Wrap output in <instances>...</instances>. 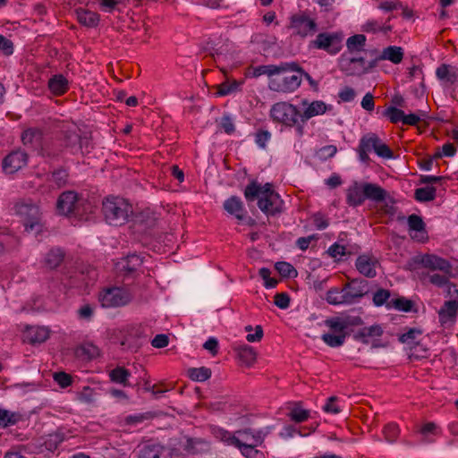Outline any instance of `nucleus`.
Listing matches in <instances>:
<instances>
[{"mask_svg": "<svg viewBox=\"0 0 458 458\" xmlns=\"http://www.w3.org/2000/svg\"><path fill=\"white\" fill-rule=\"evenodd\" d=\"M244 197L249 202L258 199L259 208L267 216H275L283 210V200L271 183L261 185L252 181L246 186Z\"/></svg>", "mask_w": 458, "mask_h": 458, "instance_id": "f257e3e1", "label": "nucleus"}, {"mask_svg": "<svg viewBox=\"0 0 458 458\" xmlns=\"http://www.w3.org/2000/svg\"><path fill=\"white\" fill-rule=\"evenodd\" d=\"M387 192L381 186L370 182H353L346 189V203L350 207L361 206L366 199L382 202L386 199Z\"/></svg>", "mask_w": 458, "mask_h": 458, "instance_id": "f03ea898", "label": "nucleus"}, {"mask_svg": "<svg viewBox=\"0 0 458 458\" xmlns=\"http://www.w3.org/2000/svg\"><path fill=\"white\" fill-rule=\"evenodd\" d=\"M102 211L109 225L120 226L128 221L132 214V207L124 199L108 197L103 201Z\"/></svg>", "mask_w": 458, "mask_h": 458, "instance_id": "7ed1b4c3", "label": "nucleus"}, {"mask_svg": "<svg viewBox=\"0 0 458 458\" xmlns=\"http://www.w3.org/2000/svg\"><path fill=\"white\" fill-rule=\"evenodd\" d=\"M372 150L382 158L389 159L394 157L392 149L376 133H367L360 140L357 148L360 160L368 164L370 161L369 153Z\"/></svg>", "mask_w": 458, "mask_h": 458, "instance_id": "20e7f679", "label": "nucleus"}, {"mask_svg": "<svg viewBox=\"0 0 458 458\" xmlns=\"http://www.w3.org/2000/svg\"><path fill=\"white\" fill-rule=\"evenodd\" d=\"M14 212L23 219L27 232H38L41 229V213L39 208L31 200L21 199L14 205Z\"/></svg>", "mask_w": 458, "mask_h": 458, "instance_id": "39448f33", "label": "nucleus"}, {"mask_svg": "<svg viewBox=\"0 0 458 458\" xmlns=\"http://www.w3.org/2000/svg\"><path fill=\"white\" fill-rule=\"evenodd\" d=\"M301 113L293 105L287 102H278L272 106L270 117L276 123L287 127H293L297 124Z\"/></svg>", "mask_w": 458, "mask_h": 458, "instance_id": "423d86ee", "label": "nucleus"}, {"mask_svg": "<svg viewBox=\"0 0 458 458\" xmlns=\"http://www.w3.org/2000/svg\"><path fill=\"white\" fill-rule=\"evenodd\" d=\"M411 266L421 267L431 271L451 274L452 266L448 260L435 254H420L411 259Z\"/></svg>", "mask_w": 458, "mask_h": 458, "instance_id": "0eeeda50", "label": "nucleus"}, {"mask_svg": "<svg viewBox=\"0 0 458 458\" xmlns=\"http://www.w3.org/2000/svg\"><path fill=\"white\" fill-rule=\"evenodd\" d=\"M131 300L132 295L130 291L123 287L107 288L99 294V301L106 308L124 306Z\"/></svg>", "mask_w": 458, "mask_h": 458, "instance_id": "6e6552de", "label": "nucleus"}, {"mask_svg": "<svg viewBox=\"0 0 458 458\" xmlns=\"http://www.w3.org/2000/svg\"><path fill=\"white\" fill-rule=\"evenodd\" d=\"M289 28L293 30V34L304 38L317 32L318 24L307 12H300L291 16Z\"/></svg>", "mask_w": 458, "mask_h": 458, "instance_id": "1a4fd4ad", "label": "nucleus"}, {"mask_svg": "<svg viewBox=\"0 0 458 458\" xmlns=\"http://www.w3.org/2000/svg\"><path fill=\"white\" fill-rule=\"evenodd\" d=\"M344 35L339 32H322L317 35L310 45L318 49L327 51L329 55H336L343 47Z\"/></svg>", "mask_w": 458, "mask_h": 458, "instance_id": "9d476101", "label": "nucleus"}, {"mask_svg": "<svg viewBox=\"0 0 458 458\" xmlns=\"http://www.w3.org/2000/svg\"><path fill=\"white\" fill-rule=\"evenodd\" d=\"M382 60L383 59H379V55H377L366 66L365 60L362 57L343 58L340 67L341 70L345 72L348 75L362 74L376 67L378 62Z\"/></svg>", "mask_w": 458, "mask_h": 458, "instance_id": "9b49d317", "label": "nucleus"}, {"mask_svg": "<svg viewBox=\"0 0 458 458\" xmlns=\"http://www.w3.org/2000/svg\"><path fill=\"white\" fill-rule=\"evenodd\" d=\"M284 73L283 77L272 78L269 80L268 88L276 92L292 93L295 91L301 83V77L297 74Z\"/></svg>", "mask_w": 458, "mask_h": 458, "instance_id": "f8f14e48", "label": "nucleus"}, {"mask_svg": "<svg viewBox=\"0 0 458 458\" xmlns=\"http://www.w3.org/2000/svg\"><path fill=\"white\" fill-rule=\"evenodd\" d=\"M139 458H173L170 448L154 440H148L139 445Z\"/></svg>", "mask_w": 458, "mask_h": 458, "instance_id": "ddd939ff", "label": "nucleus"}, {"mask_svg": "<svg viewBox=\"0 0 458 458\" xmlns=\"http://www.w3.org/2000/svg\"><path fill=\"white\" fill-rule=\"evenodd\" d=\"M28 154L21 149L9 153L2 162L3 170L6 174H13L27 165Z\"/></svg>", "mask_w": 458, "mask_h": 458, "instance_id": "4468645a", "label": "nucleus"}, {"mask_svg": "<svg viewBox=\"0 0 458 458\" xmlns=\"http://www.w3.org/2000/svg\"><path fill=\"white\" fill-rule=\"evenodd\" d=\"M296 63H280L279 64H268V65H259L251 68L250 74L253 78H258L261 75H267L271 77L276 74H281L288 72L289 69H296Z\"/></svg>", "mask_w": 458, "mask_h": 458, "instance_id": "2eb2a0df", "label": "nucleus"}, {"mask_svg": "<svg viewBox=\"0 0 458 458\" xmlns=\"http://www.w3.org/2000/svg\"><path fill=\"white\" fill-rule=\"evenodd\" d=\"M79 201L80 198L77 192L66 191L59 196L56 208L60 214L68 216L77 209Z\"/></svg>", "mask_w": 458, "mask_h": 458, "instance_id": "dca6fc26", "label": "nucleus"}, {"mask_svg": "<svg viewBox=\"0 0 458 458\" xmlns=\"http://www.w3.org/2000/svg\"><path fill=\"white\" fill-rule=\"evenodd\" d=\"M379 265L378 259L372 254L360 255L355 262L357 270L366 277L373 278L377 276V267Z\"/></svg>", "mask_w": 458, "mask_h": 458, "instance_id": "f3484780", "label": "nucleus"}, {"mask_svg": "<svg viewBox=\"0 0 458 458\" xmlns=\"http://www.w3.org/2000/svg\"><path fill=\"white\" fill-rule=\"evenodd\" d=\"M367 286L368 282L366 280H353L350 284H345L343 288L347 303H352L357 299L364 296L367 293Z\"/></svg>", "mask_w": 458, "mask_h": 458, "instance_id": "a211bd4d", "label": "nucleus"}, {"mask_svg": "<svg viewBox=\"0 0 458 458\" xmlns=\"http://www.w3.org/2000/svg\"><path fill=\"white\" fill-rule=\"evenodd\" d=\"M458 312V300L445 301L438 311L439 322L441 325H451L454 322Z\"/></svg>", "mask_w": 458, "mask_h": 458, "instance_id": "6ab92c4d", "label": "nucleus"}, {"mask_svg": "<svg viewBox=\"0 0 458 458\" xmlns=\"http://www.w3.org/2000/svg\"><path fill=\"white\" fill-rule=\"evenodd\" d=\"M50 330L47 327L30 326L24 332L25 338L30 344H41L49 337Z\"/></svg>", "mask_w": 458, "mask_h": 458, "instance_id": "aec40b11", "label": "nucleus"}, {"mask_svg": "<svg viewBox=\"0 0 458 458\" xmlns=\"http://www.w3.org/2000/svg\"><path fill=\"white\" fill-rule=\"evenodd\" d=\"M408 226L410 231H415L416 234L411 235L412 239H416L419 242H423L428 238L426 225L421 216L412 214L408 216L407 219Z\"/></svg>", "mask_w": 458, "mask_h": 458, "instance_id": "412c9836", "label": "nucleus"}, {"mask_svg": "<svg viewBox=\"0 0 458 458\" xmlns=\"http://www.w3.org/2000/svg\"><path fill=\"white\" fill-rule=\"evenodd\" d=\"M224 209L230 215L233 216L237 220L243 221L246 213L242 199L237 196H232L223 204Z\"/></svg>", "mask_w": 458, "mask_h": 458, "instance_id": "4be33fe9", "label": "nucleus"}, {"mask_svg": "<svg viewBox=\"0 0 458 458\" xmlns=\"http://www.w3.org/2000/svg\"><path fill=\"white\" fill-rule=\"evenodd\" d=\"M64 257L65 252L64 250L59 247H53L46 254L44 265L49 269H55L63 263Z\"/></svg>", "mask_w": 458, "mask_h": 458, "instance_id": "5701e85b", "label": "nucleus"}, {"mask_svg": "<svg viewBox=\"0 0 458 458\" xmlns=\"http://www.w3.org/2000/svg\"><path fill=\"white\" fill-rule=\"evenodd\" d=\"M392 18L393 16L389 15L385 23L376 19L369 20L362 25V31L374 34L382 32L386 35L392 30V26L386 24L391 21Z\"/></svg>", "mask_w": 458, "mask_h": 458, "instance_id": "b1692460", "label": "nucleus"}, {"mask_svg": "<svg viewBox=\"0 0 458 458\" xmlns=\"http://www.w3.org/2000/svg\"><path fill=\"white\" fill-rule=\"evenodd\" d=\"M143 263L142 259L137 254L128 255L121 263V271L124 276H133Z\"/></svg>", "mask_w": 458, "mask_h": 458, "instance_id": "393cba45", "label": "nucleus"}, {"mask_svg": "<svg viewBox=\"0 0 458 458\" xmlns=\"http://www.w3.org/2000/svg\"><path fill=\"white\" fill-rule=\"evenodd\" d=\"M49 90L55 96H62L69 89L68 80L62 74L52 76L47 83Z\"/></svg>", "mask_w": 458, "mask_h": 458, "instance_id": "a878e982", "label": "nucleus"}, {"mask_svg": "<svg viewBox=\"0 0 458 458\" xmlns=\"http://www.w3.org/2000/svg\"><path fill=\"white\" fill-rule=\"evenodd\" d=\"M327 106L325 102L317 100L311 102L309 106L300 115L301 122L305 123L309 119L313 116L323 114L327 112Z\"/></svg>", "mask_w": 458, "mask_h": 458, "instance_id": "bb28decb", "label": "nucleus"}, {"mask_svg": "<svg viewBox=\"0 0 458 458\" xmlns=\"http://www.w3.org/2000/svg\"><path fill=\"white\" fill-rule=\"evenodd\" d=\"M436 75L439 80L445 81L451 84L458 81V69L445 64L437 68Z\"/></svg>", "mask_w": 458, "mask_h": 458, "instance_id": "cd10ccee", "label": "nucleus"}, {"mask_svg": "<svg viewBox=\"0 0 458 458\" xmlns=\"http://www.w3.org/2000/svg\"><path fill=\"white\" fill-rule=\"evenodd\" d=\"M234 351L236 352L237 357L241 362L247 367L251 366L257 359V353L253 347L247 344L240 345L234 348Z\"/></svg>", "mask_w": 458, "mask_h": 458, "instance_id": "c85d7f7f", "label": "nucleus"}, {"mask_svg": "<svg viewBox=\"0 0 458 458\" xmlns=\"http://www.w3.org/2000/svg\"><path fill=\"white\" fill-rule=\"evenodd\" d=\"M403 58V50L401 47L390 46L383 49L379 59L389 60L394 64H400Z\"/></svg>", "mask_w": 458, "mask_h": 458, "instance_id": "c756f323", "label": "nucleus"}, {"mask_svg": "<svg viewBox=\"0 0 458 458\" xmlns=\"http://www.w3.org/2000/svg\"><path fill=\"white\" fill-rule=\"evenodd\" d=\"M236 433L239 435V439L243 441V445H261L264 441V435L261 431L253 432L248 428Z\"/></svg>", "mask_w": 458, "mask_h": 458, "instance_id": "7c9ffc66", "label": "nucleus"}, {"mask_svg": "<svg viewBox=\"0 0 458 458\" xmlns=\"http://www.w3.org/2000/svg\"><path fill=\"white\" fill-rule=\"evenodd\" d=\"M77 18L81 24L90 28L98 26L99 22V15L87 9L78 10Z\"/></svg>", "mask_w": 458, "mask_h": 458, "instance_id": "2f4dec72", "label": "nucleus"}, {"mask_svg": "<svg viewBox=\"0 0 458 458\" xmlns=\"http://www.w3.org/2000/svg\"><path fill=\"white\" fill-rule=\"evenodd\" d=\"M354 252L353 247L337 242L331 245L327 250L328 255L336 260H342L344 257L351 256Z\"/></svg>", "mask_w": 458, "mask_h": 458, "instance_id": "473e14b6", "label": "nucleus"}, {"mask_svg": "<svg viewBox=\"0 0 458 458\" xmlns=\"http://www.w3.org/2000/svg\"><path fill=\"white\" fill-rule=\"evenodd\" d=\"M80 142V134L75 131H66L64 134V147L70 150L72 154H77L80 151L78 143Z\"/></svg>", "mask_w": 458, "mask_h": 458, "instance_id": "72a5a7b5", "label": "nucleus"}, {"mask_svg": "<svg viewBox=\"0 0 458 458\" xmlns=\"http://www.w3.org/2000/svg\"><path fill=\"white\" fill-rule=\"evenodd\" d=\"M383 334V329L378 325H373L369 327L360 329L355 335L354 339L361 341L364 344L369 343V337L380 336Z\"/></svg>", "mask_w": 458, "mask_h": 458, "instance_id": "f704fd0d", "label": "nucleus"}, {"mask_svg": "<svg viewBox=\"0 0 458 458\" xmlns=\"http://www.w3.org/2000/svg\"><path fill=\"white\" fill-rule=\"evenodd\" d=\"M211 432L216 439L225 443L228 445L235 446L236 444H240L239 437H235L234 435L222 428L213 427L211 428Z\"/></svg>", "mask_w": 458, "mask_h": 458, "instance_id": "c9c22d12", "label": "nucleus"}, {"mask_svg": "<svg viewBox=\"0 0 458 458\" xmlns=\"http://www.w3.org/2000/svg\"><path fill=\"white\" fill-rule=\"evenodd\" d=\"M22 420L21 414L19 412L10 411L8 410L0 409V427L7 428L17 424Z\"/></svg>", "mask_w": 458, "mask_h": 458, "instance_id": "e433bc0d", "label": "nucleus"}, {"mask_svg": "<svg viewBox=\"0 0 458 458\" xmlns=\"http://www.w3.org/2000/svg\"><path fill=\"white\" fill-rule=\"evenodd\" d=\"M131 376L130 371L123 367H116L109 372L111 381L121 384L124 386H129L128 378Z\"/></svg>", "mask_w": 458, "mask_h": 458, "instance_id": "4c0bfd02", "label": "nucleus"}, {"mask_svg": "<svg viewBox=\"0 0 458 458\" xmlns=\"http://www.w3.org/2000/svg\"><path fill=\"white\" fill-rule=\"evenodd\" d=\"M79 356L84 357L88 360H92L100 355L99 348L92 343H84L77 348L76 351Z\"/></svg>", "mask_w": 458, "mask_h": 458, "instance_id": "58836bf2", "label": "nucleus"}, {"mask_svg": "<svg viewBox=\"0 0 458 458\" xmlns=\"http://www.w3.org/2000/svg\"><path fill=\"white\" fill-rule=\"evenodd\" d=\"M68 177H69V174H68L67 170L60 167V168L54 170L51 173V174L47 180L50 182L55 183V185L57 188H63V187L66 186V184L68 182Z\"/></svg>", "mask_w": 458, "mask_h": 458, "instance_id": "ea45409f", "label": "nucleus"}, {"mask_svg": "<svg viewBox=\"0 0 458 458\" xmlns=\"http://www.w3.org/2000/svg\"><path fill=\"white\" fill-rule=\"evenodd\" d=\"M211 369L207 367L191 368L187 371L188 377L193 381L204 382L211 377Z\"/></svg>", "mask_w": 458, "mask_h": 458, "instance_id": "a19ab883", "label": "nucleus"}, {"mask_svg": "<svg viewBox=\"0 0 458 458\" xmlns=\"http://www.w3.org/2000/svg\"><path fill=\"white\" fill-rule=\"evenodd\" d=\"M436 188L433 186H426L415 190L414 198L420 202H428L434 200L436 198Z\"/></svg>", "mask_w": 458, "mask_h": 458, "instance_id": "79ce46f5", "label": "nucleus"}, {"mask_svg": "<svg viewBox=\"0 0 458 458\" xmlns=\"http://www.w3.org/2000/svg\"><path fill=\"white\" fill-rule=\"evenodd\" d=\"M326 300L329 304H332V305H339V304L347 303V300L345 298L344 288H342V289H339L336 287L331 288L327 293Z\"/></svg>", "mask_w": 458, "mask_h": 458, "instance_id": "37998d69", "label": "nucleus"}, {"mask_svg": "<svg viewBox=\"0 0 458 458\" xmlns=\"http://www.w3.org/2000/svg\"><path fill=\"white\" fill-rule=\"evenodd\" d=\"M259 445H243V441L240 440V444H236L235 447L240 449L242 455L246 458H265L264 454L256 449Z\"/></svg>", "mask_w": 458, "mask_h": 458, "instance_id": "c03bdc74", "label": "nucleus"}, {"mask_svg": "<svg viewBox=\"0 0 458 458\" xmlns=\"http://www.w3.org/2000/svg\"><path fill=\"white\" fill-rule=\"evenodd\" d=\"M242 82L238 81H226L217 85V94L219 96H227L240 90Z\"/></svg>", "mask_w": 458, "mask_h": 458, "instance_id": "a18cd8bd", "label": "nucleus"}, {"mask_svg": "<svg viewBox=\"0 0 458 458\" xmlns=\"http://www.w3.org/2000/svg\"><path fill=\"white\" fill-rule=\"evenodd\" d=\"M64 440V434L57 431L47 436L44 445L49 451H55L58 448L59 445Z\"/></svg>", "mask_w": 458, "mask_h": 458, "instance_id": "49530a36", "label": "nucleus"}, {"mask_svg": "<svg viewBox=\"0 0 458 458\" xmlns=\"http://www.w3.org/2000/svg\"><path fill=\"white\" fill-rule=\"evenodd\" d=\"M346 335L347 334L327 333L322 335L321 339L330 347H339L344 344Z\"/></svg>", "mask_w": 458, "mask_h": 458, "instance_id": "de8ad7c7", "label": "nucleus"}, {"mask_svg": "<svg viewBox=\"0 0 458 458\" xmlns=\"http://www.w3.org/2000/svg\"><path fill=\"white\" fill-rule=\"evenodd\" d=\"M366 37L363 34H357L347 39L346 46L350 52L360 51L363 48Z\"/></svg>", "mask_w": 458, "mask_h": 458, "instance_id": "09e8293b", "label": "nucleus"}, {"mask_svg": "<svg viewBox=\"0 0 458 458\" xmlns=\"http://www.w3.org/2000/svg\"><path fill=\"white\" fill-rule=\"evenodd\" d=\"M325 325L335 334H347L342 317H334L325 320Z\"/></svg>", "mask_w": 458, "mask_h": 458, "instance_id": "8fccbe9b", "label": "nucleus"}, {"mask_svg": "<svg viewBox=\"0 0 458 458\" xmlns=\"http://www.w3.org/2000/svg\"><path fill=\"white\" fill-rule=\"evenodd\" d=\"M275 268L284 277H295L297 276V270L288 262H277Z\"/></svg>", "mask_w": 458, "mask_h": 458, "instance_id": "3c124183", "label": "nucleus"}, {"mask_svg": "<svg viewBox=\"0 0 458 458\" xmlns=\"http://www.w3.org/2000/svg\"><path fill=\"white\" fill-rule=\"evenodd\" d=\"M422 332L416 328H411L399 336V341L403 344L412 345L418 344L417 339Z\"/></svg>", "mask_w": 458, "mask_h": 458, "instance_id": "603ef678", "label": "nucleus"}, {"mask_svg": "<svg viewBox=\"0 0 458 458\" xmlns=\"http://www.w3.org/2000/svg\"><path fill=\"white\" fill-rule=\"evenodd\" d=\"M384 115L387 117L391 123H397L403 122L404 112L395 106H389L385 110Z\"/></svg>", "mask_w": 458, "mask_h": 458, "instance_id": "864d4df0", "label": "nucleus"}, {"mask_svg": "<svg viewBox=\"0 0 458 458\" xmlns=\"http://www.w3.org/2000/svg\"><path fill=\"white\" fill-rule=\"evenodd\" d=\"M289 417L294 422H303L309 419L310 411L300 407H294L290 411Z\"/></svg>", "mask_w": 458, "mask_h": 458, "instance_id": "5fc2aeb1", "label": "nucleus"}, {"mask_svg": "<svg viewBox=\"0 0 458 458\" xmlns=\"http://www.w3.org/2000/svg\"><path fill=\"white\" fill-rule=\"evenodd\" d=\"M41 136L40 131L35 128L25 130L21 134V141L23 145H31L35 139H39Z\"/></svg>", "mask_w": 458, "mask_h": 458, "instance_id": "6e6d98bb", "label": "nucleus"}, {"mask_svg": "<svg viewBox=\"0 0 458 458\" xmlns=\"http://www.w3.org/2000/svg\"><path fill=\"white\" fill-rule=\"evenodd\" d=\"M259 275L264 280V284L267 288H275L277 285V279L270 277L271 271L269 268L261 267L259 271Z\"/></svg>", "mask_w": 458, "mask_h": 458, "instance_id": "4d7b16f0", "label": "nucleus"}, {"mask_svg": "<svg viewBox=\"0 0 458 458\" xmlns=\"http://www.w3.org/2000/svg\"><path fill=\"white\" fill-rule=\"evenodd\" d=\"M384 436L386 439L393 443L396 440L399 436V428L398 426L394 423H389L384 428Z\"/></svg>", "mask_w": 458, "mask_h": 458, "instance_id": "13d9d810", "label": "nucleus"}, {"mask_svg": "<svg viewBox=\"0 0 458 458\" xmlns=\"http://www.w3.org/2000/svg\"><path fill=\"white\" fill-rule=\"evenodd\" d=\"M54 380L62 387L65 388L72 385V377L70 374L66 372H55L53 376Z\"/></svg>", "mask_w": 458, "mask_h": 458, "instance_id": "bf43d9fd", "label": "nucleus"}, {"mask_svg": "<svg viewBox=\"0 0 458 458\" xmlns=\"http://www.w3.org/2000/svg\"><path fill=\"white\" fill-rule=\"evenodd\" d=\"M449 275L450 274H445V273H442V274L435 273L433 275H428V279L432 284L438 286V287H442L448 283Z\"/></svg>", "mask_w": 458, "mask_h": 458, "instance_id": "052dcab7", "label": "nucleus"}, {"mask_svg": "<svg viewBox=\"0 0 458 458\" xmlns=\"http://www.w3.org/2000/svg\"><path fill=\"white\" fill-rule=\"evenodd\" d=\"M390 298V292L386 289L377 290L373 295V302L376 306H382Z\"/></svg>", "mask_w": 458, "mask_h": 458, "instance_id": "680f3d73", "label": "nucleus"}, {"mask_svg": "<svg viewBox=\"0 0 458 458\" xmlns=\"http://www.w3.org/2000/svg\"><path fill=\"white\" fill-rule=\"evenodd\" d=\"M78 147H80V151L82 155L88 154L93 148V145L91 142V138L88 135H81L80 134V142L78 143Z\"/></svg>", "mask_w": 458, "mask_h": 458, "instance_id": "e2e57ef3", "label": "nucleus"}, {"mask_svg": "<svg viewBox=\"0 0 458 458\" xmlns=\"http://www.w3.org/2000/svg\"><path fill=\"white\" fill-rule=\"evenodd\" d=\"M393 305L398 310L409 312L411 310L413 302L410 300L401 297V298L395 299L393 302Z\"/></svg>", "mask_w": 458, "mask_h": 458, "instance_id": "0e129e2a", "label": "nucleus"}, {"mask_svg": "<svg viewBox=\"0 0 458 458\" xmlns=\"http://www.w3.org/2000/svg\"><path fill=\"white\" fill-rule=\"evenodd\" d=\"M271 133L267 130H259L255 134V142L262 148H266L267 142L270 140Z\"/></svg>", "mask_w": 458, "mask_h": 458, "instance_id": "69168bd1", "label": "nucleus"}, {"mask_svg": "<svg viewBox=\"0 0 458 458\" xmlns=\"http://www.w3.org/2000/svg\"><path fill=\"white\" fill-rule=\"evenodd\" d=\"M336 396L329 397L326 404L323 406V411L327 413L338 414L341 411V409L336 404Z\"/></svg>", "mask_w": 458, "mask_h": 458, "instance_id": "338daca9", "label": "nucleus"}, {"mask_svg": "<svg viewBox=\"0 0 458 458\" xmlns=\"http://www.w3.org/2000/svg\"><path fill=\"white\" fill-rule=\"evenodd\" d=\"M274 303L280 309H287L290 305V297L286 293H276L274 297Z\"/></svg>", "mask_w": 458, "mask_h": 458, "instance_id": "774afa93", "label": "nucleus"}]
</instances>
